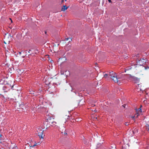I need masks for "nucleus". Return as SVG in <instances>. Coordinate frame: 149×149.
Returning a JSON list of instances; mask_svg holds the SVG:
<instances>
[{"mask_svg": "<svg viewBox=\"0 0 149 149\" xmlns=\"http://www.w3.org/2000/svg\"><path fill=\"white\" fill-rule=\"evenodd\" d=\"M122 75H120L118 77H117V74L113 71H112L109 73V74H105L104 75V77L105 78L110 77L113 81L115 83H118V79L122 78Z\"/></svg>", "mask_w": 149, "mask_h": 149, "instance_id": "1", "label": "nucleus"}, {"mask_svg": "<svg viewBox=\"0 0 149 149\" xmlns=\"http://www.w3.org/2000/svg\"><path fill=\"white\" fill-rule=\"evenodd\" d=\"M136 113L135 114V115L134 116H132L131 117L133 118L134 117H135L136 118L138 117V116L139 115V113L141 112L142 111L140 108L139 109H136Z\"/></svg>", "mask_w": 149, "mask_h": 149, "instance_id": "2", "label": "nucleus"}, {"mask_svg": "<svg viewBox=\"0 0 149 149\" xmlns=\"http://www.w3.org/2000/svg\"><path fill=\"white\" fill-rule=\"evenodd\" d=\"M10 89V88L8 87L7 86H4L3 87V90L5 92H7Z\"/></svg>", "mask_w": 149, "mask_h": 149, "instance_id": "3", "label": "nucleus"}, {"mask_svg": "<svg viewBox=\"0 0 149 149\" xmlns=\"http://www.w3.org/2000/svg\"><path fill=\"white\" fill-rule=\"evenodd\" d=\"M43 132V131H42V132H39V133H38V135L39 136L40 138L43 139V136H44V135H43L42 133Z\"/></svg>", "mask_w": 149, "mask_h": 149, "instance_id": "4", "label": "nucleus"}, {"mask_svg": "<svg viewBox=\"0 0 149 149\" xmlns=\"http://www.w3.org/2000/svg\"><path fill=\"white\" fill-rule=\"evenodd\" d=\"M68 7H67L65 6H63L62 7L61 10L62 11H65L66 10Z\"/></svg>", "mask_w": 149, "mask_h": 149, "instance_id": "5", "label": "nucleus"}, {"mask_svg": "<svg viewBox=\"0 0 149 149\" xmlns=\"http://www.w3.org/2000/svg\"><path fill=\"white\" fill-rule=\"evenodd\" d=\"M145 127L146 130L149 131V125L147 124Z\"/></svg>", "mask_w": 149, "mask_h": 149, "instance_id": "6", "label": "nucleus"}, {"mask_svg": "<svg viewBox=\"0 0 149 149\" xmlns=\"http://www.w3.org/2000/svg\"><path fill=\"white\" fill-rule=\"evenodd\" d=\"M4 137L1 134H0V140H3Z\"/></svg>", "mask_w": 149, "mask_h": 149, "instance_id": "7", "label": "nucleus"}, {"mask_svg": "<svg viewBox=\"0 0 149 149\" xmlns=\"http://www.w3.org/2000/svg\"><path fill=\"white\" fill-rule=\"evenodd\" d=\"M52 125H54L56 124V123L55 122H52Z\"/></svg>", "mask_w": 149, "mask_h": 149, "instance_id": "8", "label": "nucleus"}, {"mask_svg": "<svg viewBox=\"0 0 149 149\" xmlns=\"http://www.w3.org/2000/svg\"><path fill=\"white\" fill-rule=\"evenodd\" d=\"M101 146V143H98L97 146V148H99Z\"/></svg>", "mask_w": 149, "mask_h": 149, "instance_id": "9", "label": "nucleus"}, {"mask_svg": "<svg viewBox=\"0 0 149 149\" xmlns=\"http://www.w3.org/2000/svg\"><path fill=\"white\" fill-rule=\"evenodd\" d=\"M108 0L109 1V3H111V0Z\"/></svg>", "mask_w": 149, "mask_h": 149, "instance_id": "10", "label": "nucleus"}, {"mask_svg": "<svg viewBox=\"0 0 149 149\" xmlns=\"http://www.w3.org/2000/svg\"><path fill=\"white\" fill-rule=\"evenodd\" d=\"M69 38H67L65 39L66 40H68Z\"/></svg>", "mask_w": 149, "mask_h": 149, "instance_id": "11", "label": "nucleus"}, {"mask_svg": "<svg viewBox=\"0 0 149 149\" xmlns=\"http://www.w3.org/2000/svg\"><path fill=\"white\" fill-rule=\"evenodd\" d=\"M125 125H128V124H127V123H125Z\"/></svg>", "mask_w": 149, "mask_h": 149, "instance_id": "12", "label": "nucleus"}, {"mask_svg": "<svg viewBox=\"0 0 149 149\" xmlns=\"http://www.w3.org/2000/svg\"><path fill=\"white\" fill-rule=\"evenodd\" d=\"M36 145V144H35V145H34L32 146V147H34V146H35Z\"/></svg>", "mask_w": 149, "mask_h": 149, "instance_id": "13", "label": "nucleus"}, {"mask_svg": "<svg viewBox=\"0 0 149 149\" xmlns=\"http://www.w3.org/2000/svg\"><path fill=\"white\" fill-rule=\"evenodd\" d=\"M94 119H95H95L97 120V117H96V118H95Z\"/></svg>", "mask_w": 149, "mask_h": 149, "instance_id": "14", "label": "nucleus"}, {"mask_svg": "<svg viewBox=\"0 0 149 149\" xmlns=\"http://www.w3.org/2000/svg\"><path fill=\"white\" fill-rule=\"evenodd\" d=\"M64 134V135H65L67 134V133H65V132Z\"/></svg>", "mask_w": 149, "mask_h": 149, "instance_id": "15", "label": "nucleus"}, {"mask_svg": "<svg viewBox=\"0 0 149 149\" xmlns=\"http://www.w3.org/2000/svg\"><path fill=\"white\" fill-rule=\"evenodd\" d=\"M61 74H64V73H63H63H62V72H61Z\"/></svg>", "mask_w": 149, "mask_h": 149, "instance_id": "16", "label": "nucleus"}, {"mask_svg": "<svg viewBox=\"0 0 149 149\" xmlns=\"http://www.w3.org/2000/svg\"><path fill=\"white\" fill-rule=\"evenodd\" d=\"M19 53L20 54H21V52H19Z\"/></svg>", "mask_w": 149, "mask_h": 149, "instance_id": "17", "label": "nucleus"}, {"mask_svg": "<svg viewBox=\"0 0 149 149\" xmlns=\"http://www.w3.org/2000/svg\"><path fill=\"white\" fill-rule=\"evenodd\" d=\"M94 106H95V105H92V106L94 107Z\"/></svg>", "mask_w": 149, "mask_h": 149, "instance_id": "18", "label": "nucleus"}, {"mask_svg": "<svg viewBox=\"0 0 149 149\" xmlns=\"http://www.w3.org/2000/svg\"><path fill=\"white\" fill-rule=\"evenodd\" d=\"M124 108H125V107L124 106H123Z\"/></svg>", "mask_w": 149, "mask_h": 149, "instance_id": "19", "label": "nucleus"}, {"mask_svg": "<svg viewBox=\"0 0 149 149\" xmlns=\"http://www.w3.org/2000/svg\"><path fill=\"white\" fill-rule=\"evenodd\" d=\"M45 33H46H46H47L46 31H45Z\"/></svg>", "mask_w": 149, "mask_h": 149, "instance_id": "20", "label": "nucleus"}, {"mask_svg": "<svg viewBox=\"0 0 149 149\" xmlns=\"http://www.w3.org/2000/svg\"><path fill=\"white\" fill-rule=\"evenodd\" d=\"M65 1H66V0H65Z\"/></svg>", "mask_w": 149, "mask_h": 149, "instance_id": "21", "label": "nucleus"}]
</instances>
